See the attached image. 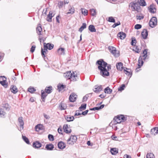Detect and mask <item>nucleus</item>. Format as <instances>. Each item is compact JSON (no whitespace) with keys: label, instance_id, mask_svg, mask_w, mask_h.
<instances>
[{"label":"nucleus","instance_id":"nucleus-1","mask_svg":"<svg viewBox=\"0 0 158 158\" xmlns=\"http://www.w3.org/2000/svg\"><path fill=\"white\" fill-rule=\"evenodd\" d=\"M64 76L70 79L71 81H75L76 80V77H77V75L75 74L73 71H68L64 74Z\"/></svg>","mask_w":158,"mask_h":158},{"label":"nucleus","instance_id":"nucleus-2","mask_svg":"<svg viewBox=\"0 0 158 158\" xmlns=\"http://www.w3.org/2000/svg\"><path fill=\"white\" fill-rule=\"evenodd\" d=\"M143 55L142 56H140L139 57L138 60V65L139 66V68H140L141 66H142L143 63V60H145L147 56L148 55L147 50L145 49L143 52Z\"/></svg>","mask_w":158,"mask_h":158},{"label":"nucleus","instance_id":"nucleus-3","mask_svg":"<svg viewBox=\"0 0 158 158\" xmlns=\"http://www.w3.org/2000/svg\"><path fill=\"white\" fill-rule=\"evenodd\" d=\"M127 119V117L123 115H118L114 118V124L119 123L121 122H124Z\"/></svg>","mask_w":158,"mask_h":158},{"label":"nucleus","instance_id":"nucleus-4","mask_svg":"<svg viewBox=\"0 0 158 158\" xmlns=\"http://www.w3.org/2000/svg\"><path fill=\"white\" fill-rule=\"evenodd\" d=\"M96 64L98 65V69H106V67L107 65V63L103 59H101L98 60Z\"/></svg>","mask_w":158,"mask_h":158},{"label":"nucleus","instance_id":"nucleus-5","mask_svg":"<svg viewBox=\"0 0 158 158\" xmlns=\"http://www.w3.org/2000/svg\"><path fill=\"white\" fill-rule=\"evenodd\" d=\"M77 138L76 136L72 135L67 140L68 143L71 145L73 144L76 142Z\"/></svg>","mask_w":158,"mask_h":158},{"label":"nucleus","instance_id":"nucleus-6","mask_svg":"<svg viewBox=\"0 0 158 158\" xmlns=\"http://www.w3.org/2000/svg\"><path fill=\"white\" fill-rule=\"evenodd\" d=\"M157 19L155 17H153L150 20L149 22V25L152 27H153L157 24Z\"/></svg>","mask_w":158,"mask_h":158},{"label":"nucleus","instance_id":"nucleus-7","mask_svg":"<svg viewBox=\"0 0 158 158\" xmlns=\"http://www.w3.org/2000/svg\"><path fill=\"white\" fill-rule=\"evenodd\" d=\"M109 49L111 53L115 56L117 57L119 56V54L116 53L117 51L115 48L113 47H109Z\"/></svg>","mask_w":158,"mask_h":158},{"label":"nucleus","instance_id":"nucleus-8","mask_svg":"<svg viewBox=\"0 0 158 158\" xmlns=\"http://www.w3.org/2000/svg\"><path fill=\"white\" fill-rule=\"evenodd\" d=\"M129 6H131L133 11L137 10L138 4L137 2H131L130 3Z\"/></svg>","mask_w":158,"mask_h":158},{"label":"nucleus","instance_id":"nucleus-9","mask_svg":"<svg viewBox=\"0 0 158 158\" xmlns=\"http://www.w3.org/2000/svg\"><path fill=\"white\" fill-rule=\"evenodd\" d=\"M67 124H64L63 126V129L64 131L66 133H70L71 132V130Z\"/></svg>","mask_w":158,"mask_h":158},{"label":"nucleus","instance_id":"nucleus-10","mask_svg":"<svg viewBox=\"0 0 158 158\" xmlns=\"http://www.w3.org/2000/svg\"><path fill=\"white\" fill-rule=\"evenodd\" d=\"M100 74L104 77L106 76H108L109 75V70H100Z\"/></svg>","mask_w":158,"mask_h":158},{"label":"nucleus","instance_id":"nucleus-11","mask_svg":"<svg viewBox=\"0 0 158 158\" xmlns=\"http://www.w3.org/2000/svg\"><path fill=\"white\" fill-rule=\"evenodd\" d=\"M77 95L74 93H72L69 97V100L71 102H73L75 101Z\"/></svg>","mask_w":158,"mask_h":158},{"label":"nucleus","instance_id":"nucleus-12","mask_svg":"<svg viewBox=\"0 0 158 158\" xmlns=\"http://www.w3.org/2000/svg\"><path fill=\"white\" fill-rule=\"evenodd\" d=\"M116 66L117 69H128L127 68L123 67V63L120 62L117 63Z\"/></svg>","mask_w":158,"mask_h":158},{"label":"nucleus","instance_id":"nucleus-13","mask_svg":"<svg viewBox=\"0 0 158 158\" xmlns=\"http://www.w3.org/2000/svg\"><path fill=\"white\" fill-rule=\"evenodd\" d=\"M22 118V117H20L18 119V121L20 124V131L23 130V128L24 122Z\"/></svg>","mask_w":158,"mask_h":158},{"label":"nucleus","instance_id":"nucleus-14","mask_svg":"<svg viewBox=\"0 0 158 158\" xmlns=\"http://www.w3.org/2000/svg\"><path fill=\"white\" fill-rule=\"evenodd\" d=\"M44 48H46V49H48L49 50H51L54 47V45L53 44L45 43H44Z\"/></svg>","mask_w":158,"mask_h":158},{"label":"nucleus","instance_id":"nucleus-15","mask_svg":"<svg viewBox=\"0 0 158 158\" xmlns=\"http://www.w3.org/2000/svg\"><path fill=\"white\" fill-rule=\"evenodd\" d=\"M141 35L143 39H146L148 35V32L147 30L143 29L141 32Z\"/></svg>","mask_w":158,"mask_h":158},{"label":"nucleus","instance_id":"nucleus-16","mask_svg":"<svg viewBox=\"0 0 158 158\" xmlns=\"http://www.w3.org/2000/svg\"><path fill=\"white\" fill-rule=\"evenodd\" d=\"M10 89L11 92L13 94H16L18 91V89L15 85H11Z\"/></svg>","mask_w":158,"mask_h":158},{"label":"nucleus","instance_id":"nucleus-17","mask_svg":"<svg viewBox=\"0 0 158 158\" xmlns=\"http://www.w3.org/2000/svg\"><path fill=\"white\" fill-rule=\"evenodd\" d=\"M126 36V34L123 32H119L117 34V36L119 37L121 40L124 39L125 38Z\"/></svg>","mask_w":158,"mask_h":158},{"label":"nucleus","instance_id":"nucleus-18","mask_svg":"<svg viewBox=\"0 0 158 158\" xmlns=\"http://www.w3.org/2000/svg\"><path fill=\"white\" fill-rule=\"evenodd\" d=\"M58 147L59 148L62 149L65 147V144L63 142L61 141L58 144Z\"/></svg>","mask_w":158,"mask_h":158},{"label":"nucleus","instance_id":"nucleus-19","mask_svg":"<svg viewBox=\"0 0 158 158\" xmlns=\"http://www.w3.org/2000/svg\"><path fill=\"white\" fill-rule=\"evenodd\" d=\"M33 147L35 148H39L41 147V143L38 141H36L33 143Z\"/></svg>","mask_w":158,"mask_h":158},{"label":"nucleus","instance_id":"nucleus-20","mask_svg":"<svg viewBox=\"0 0 158 158\" xmlns=\"http://www.w3.org/2000/svg\"><path fill=\"white\" fill-rule=\"evenodd\" d=\"M151 134L152 135H156L158 134V129L157 127H155L152 129L151 131Z\"/></svg>","mask_w":158,"mask_h":158},{"label":"nucleus","instance_id":"nucleus-21","mask_svg":"<svg viewBox=\"0 0 158 158\" xmlns=\"http://www.w3.org/2000/svg\"><path fill=\"white\" fill-rule=\"evenodd\" d=\"M65 118L67 122L72 121L74 119V116L70 115L66 116L65 117Z\"/></svg>","mask_w":158,"mask_h":158},{"label":"nucleus","instance_id":"nucleus-22","mask_svg":"<svg viewBox=\"0 0 158 158\" xmlns=\"http://www.w3.org/2000/svg\"><path fill=\"white\" fill-rule=\"evenodd\" d=\"M41 99L42 100V101L43 102L45 101V99L47 95V94L45 92L43 91V90H42L41 91Z\"/></svg>","mask_w":158,"mask_h":158},{"label":"nucleus","instance_id":"nucleus-23","mask_svg":"<svg viewBox=\"0 0 158 158\" xmlns=\"http://www.w3.org/2000/svg\"><path fill=\"white\" fill-rule=\"evenodd\" d=\"M102 90L101 86H95L94 89V91L96 93L99 92Z\"/></svg>","mask_w":158,"mask_h":158},{"label":"nucleus","instance_id":"nucleus-24","mask_svg":"<svg viewBox=\"0 0 158 158\" xmlns=\"http://www.w3.org/2000/svg\"><path fill=\"white\" fill-rule=\"evenodd\" d=\"M52 12H50L48 15L46 20L48 22H51L52 21V18L53 17L52 15Z\"/></svg>","mask_w":158,"mask_h":158},{"label":"nucleus","instance_id":"nucleus-25","mask_svg":"<svg viewBox=\"0 0 158 158\" xmlns=\"http://www.w3.org/2000/svg\"><path fill=\"white\" fill-rule=\"evenodd\" d=\"M130 71H127V70H123V72L126 74L131 77L132 75V72L131 71V70H129Z\"/></svg>","mask_w":158,"mask_h":158},{"label":"nucleus","instance_id":"nucleus-26","mask_svg":"<svg viewBox=\"0 0 158 158\" xmlns=\"http://www.w3.org/2000/svg\"><path fill=\"white\" fill-rule=\"evenodd\" d=\"M65 87V85L59 84L57 85L58 90L59 92L62 91Z\"/></svg>","mask_w":158,"mask_h":158},{"label":"nucleus","instance_id":"nucleus-27","mask_svg":"<svg viewBox=\"0 0 158 158\" xmlns=\"http://www.w3.org/2000/svg\"><path fill=\"white\" fill-rule=\"evenodd\" d=\"M54 148V145L52 144H48L45 147V148L48 150H52Z\"/></svg>","mask_w":158,"mask_h":158},{"label":"nucleus","instance_id":"nucleus-28","mask_svg":"<svg viewBox=\"0 0 158 158\" xmlns=\"http://www.w3.org/2000/svg\"><path fill=\"white\" fill-rule=\"evenodd\" d=\"M36 31L38 35H41L42 28L40 24H39L38 27L36 28Z\"/></svg>","mask_w":158,"mask_h":158},{"label":"nucleus","instance_id":"nucleus-29","mask_svg":"<svg viewBox=\"0 0 158 158\" xmlns=\"http://www.w3.org/2000/svg\"><path fill=\"white\" fill-rule=\"evenodd\" d=\"M43 126L42 125L39 124L35 127V129L36 131H39L40 130L43 129Z\"/></svg>","mask_w":158,"mask_h":158},{"label":"nucleus","instance_id":"nucleus-30","mask_svg":"<svg viewBox=\"0 0 158 158\" xmlns=\"http://www.w3.org/2000/svg\"><path fill=\"white\" fill-rule=\"evenodd\" d=\"M105 105L104 104H103L100 106H98L93 108H91L90 109V110H99L101 109H102L104 108Z\"/></svg>","mask_w":158,"mask_h":158},{"label":"nucleus","instance_id":"nucleus-31","mask_svg":"<svg viewBox=\"0 0 158 158\" xmlns=\"http://www.w3.org/2000/svg\"><path fill=\"white\" fill-rule=\"evenodd\" d=\"M110 152L113 155H115L118 153V149L115 148H112L110 149Z\"/></svg>","mask_w":158,"mask_h":158},{"label":"nucleus","instance_id":"nucleus-32","mask_svg":"<svg viewBox=\"0 0 158 158\" xmlns=\"http://www.w3.org/2000/svg\"><path fill=\"white\" fill-rule=\"evenodd\" d=\"M57 52L60 55H64V48H59L57 50Z\"/></svg>","mask_w":158,"mask_h":158},{"label":"nucleus","instance_id":"nucleus-33","mask_svg":"<svg viewBox=\"0 0 158 158\" xmlns=\"http://www.w3.org/2000/svg\"><path fill=\"white\" fill-rule=\"evenodd\" d=\"M52 87L51 86L46 87L45 89V92L47 94H49L51 93L52 90Z\"/></svg>","mask_w":158,"mask_h":158},{"label":"nucleus","instance_id":"nucleus-34","mask_svg":"<svg viewBox=\"0 0 158 158\" xmlns=\"http://www.w3.org/2000/svg\"><path fill=\"white\" fill-rule=\"evenodd\" d=\"M88 28L90 31L91 32H95L96 31V30L93 25H90L89 27Z\"/></svg>","mask_w":158,"mask_h":158},{"label":"nucleus","instance_id":"nucleus-35","mask_svg":"<svg viewBox=\"0 0 158 158\" xmlns=\"http://www.w3.org/2000/svg\"><path fill=\"white\" fill-rule=\"evenodd\" d=\"M104 92L106 94H110L112 92V90L110 89L109 87H107L105 89Z\"/></svg>","mask_w":158,"mask_h":158},{"label":"nucleus","instance_id":"nucleus-36","mask_svg":"<svg viewBox=\"0 0 158 158\" xmlns=\"http://www.w3.org/2000/svg\"><path fill=\"white\" fill-rule=\"evenodd\" d=\"M0 77L3 78H4L5 79L4 80V79L3 78V81H0V83L3 86H5V85H6V79L5 77H2L1 76Z\"/></svg>","mask_w":158,"mask_h":158},{"label":"nucleus","instance_id":"nucleus-37","mask_svg":"<svg viewBox=\"0 0 158 158\" xmlns=\"http://www.w3.org/2000/svg\"><path fill=\"white\" fill-rule=\"evenodd\" d=\"M86 24L85 23H83L82 26L79 29V31L80 32H81L82 31L84 30V29L86 28Z\"/></svg>","mask_w":158,"mask_h":158},{"label":"nucleus","instance_id":"nucleus-38","mask_svg":"<svg viewBox=\"0 0 158 158\" xmlns=\"http://www.w3.org/2000/svg\"><path fill=\"white\" fill-rule=\"evenodd\" d=\"M138 2L139 4L142 6H145L146 5V2L144 0H138Z\"/></svg>","mask_w":158,"mask_h":158},{"label":"nucleus","instance_id":"nucleus-39","mask_svg":"<svg viewBox=\"0 0 158 158\" xmlns=\"http://www.w3.org/2000/svg\"><path fill=\"white\" fill-rule=\"evenodd\" d=\"M81 12L82 14L84 15H87L88 14V10L86 9H83L82 8H81Z\"/></svg>","mask_w":158,"mask_h":158},{"label":"nucleus","instance_id":"nucleus-40","mask_svg":"<svg viewBox=\"0 0 158 158\" xmlns=\"http://www.w3.org/2000/svg\"><path fill=\"white\" fill-rule=\"evenodd\" d=\"M146 158H155V156L153 153H150L147 154Z\"/></svg>","mask_w":158,"mask_h":158},{"label":"nucleus","instance_id":"nucleus-41","mask_svg":"<svg viewBox=\"0 0 158 158\" xmlns=\"http://www.w3.org/2000/svg\"><path fill=\"white\" fill-rule=\"evenodd\" d=\"M6 114V113L3 110L2 108L0 109V116L1 117H3Z\"/></svg>","mask_w":158,"mask_h":158},{"label":"nucleus","instance_id":"nucleus-42","mask_svg":"<svg viewBox=\"0 0 158 158\" xmlns=\"http://www.w3.org/2000/svg\"><path fill=\"white\" fill-rule=\"evenodd\" d=\"M47 49H46V48H44V50L43 49L41 48V54L43 56H44V57L45 56L44 53H46V52H47V51H48Z\"/></svg>","mask_w":158,"mask_h":158},{"label":"nucleus","instance_id":"nucleus-43","mask_svg":"<svg viewBox=\"0 0 158 158\" xmlns=\"http://www.w3.org/2000/svg\"><path fill=\"white\" fill-rule=\"evenodd\" d=\"M133 50L136 53H139L140 52V49L138 48L137 46H134V47Z\"/></svg>","mask_w":158,"mask_h":158},{"label":"nucleus","instance_id":"nucleus-44","mask_svg":"<svg viewBox=\"0 0 158 158\" xmlns=\"http://www.w3.org/2000/svg\"><path fill=\"white\" fill-rule=\"evenodd\" d=\"M75 12V10L73 7L71 8L69 10V11L67 12V14H73Z\"/></svg>","mask_w":158,"mask_h":158},{"label":"nucleus","instance_id":"nucleus-45","mask_svg":"<svg viewBox=\"0 0 158 158\" xmlns=\"http://www.w3.org/2000/svg\"><path fill=\"white\" fill-rule=\"evenodd\" d=\"M91 15L93 16H95L96 15V11L95 9H92L90 10Z\"/></svg>","mask_w":158,"mask_h":158},{"label":"nucleus","instance_id":"nucleus-46","mask_svg":"<svg viewBox=\"0 0 158 158\" xmlns=\"http://www.w3.org/2000/svg\"><path fill=\"white\" fill-rule=\"evenodd\" d=\"M67 106L65 105L62 102L61 103L60 109L61 110H65Z\"/></svg>","mask_w":158,"mask_h":158},{"label":"nucleus","instance_id":"nucleus-47","mask_svg":"<svg viewBox=\"0 0 158 158\" xmlns=\"http://www.w3.org/2000/svg\"><path fill=\"white\" fill-rule=\"evenodd\" d=\"M22 137L23 140L27 143L28 144H29V140L27 138L24 136H23Z\"/></svg>","mask_w":158,"mask_h":158},{"label":"nucleus","instance_id":"nucleus-48","mask_svg":"<svg viewBox=\"0 0 158 158\" xmlns=\"http://www.w3.org/2000/svg\"><path fill=\"white\" fill-rule=\"evenodd\" d=\"M28 91L31 93H33L36 90L33 87H30L29 88Z\"/></svg>","mask_w":158,"mask_h":158},{"label":"nucleus","instance_id":"nucleus-49","mask_svg":"<svg viewBox=\"0 0 158 158\" xmlns=\"http://www.w3.org/2000/svg\"><path fill=\"white\" fill-rule=\"evenodd\" d=\"M136 40L135 38H132L131 44L133 46H135L136 44Z\"/></svg>","mask_w":158,"mask_h":158},{"label":"nucleus","instance_id":"nucleus-50","mask_svg":"<svg viewBox=\"0 0 158 158\" xmlns=\"http://www.w3.org/2000/svg\"><path fill=\"white\" fill-rule=\"evenodd\" d=\"M108 21L110 22H112V23H115V20L114 19V18L113 17H109L108 18Z\"/></svg>","mask_w":158,"mask_h":158},{"label":"nucleus","instance_id":"nucleus-51","mask_svg":"<svg viewBox=\"0 0 158 158\" xmlns=\"http://www.w3.org/2000/svg\"><path fill=\"white\" fill-rule=\"evenodd\" d=\"M48 138L49 140L50 141H53L54 140L53 136L51 134H49L48 135Z\"/></svg>","mask_w":158,"mask_h":158},{"label":"nucleus","instance_id":"nucleus-52","mask_svg":"<svg viewBox=\"0 0 158 158\" xmlns=\"http://www.w3.org/2000/svg\"><path fill=\"white\" fill-rule=\"evenodd\" d=\"M86 104H82L81 106L79 108V109L80 110L82 109L84 110L86 109Z\"/></svg>","mask_w":158,"mask_h":158},{"label":"nucleus","instance_id":"nucleus-53","mask_svg":"<svg viewBox=\"0 0 158 158\" xmlns=\"http://www.w3.org/2000/svg\"><path fill=\"white\" fill-rule=\"evenodd\" d=\"M142 27L141 25L139 24H136L135 26V28L136 29H139L141 28Z\"/></svg>","mask_w":158,"mask_h":158},{"label":"nucleus","instance_id":"nucleus-54","mask_svg":"<svg viewBox=\"0 0 158 158\" xmlns=\"http://www.w3.org/2000/svg\"><path fill=\"white\" fill-rule=\"evenodd\" d=\"M125 85L124 84H123L121 86H120L118 89V90L121 91L124 89V88L125 87Z\"/></svg>","mask_w":158,"mask_h":158},{"label":"nucleus","instance_id":"nucleus-55","mask_svg":"<svg viewBox=\"0 0 158 158\" xmlns=\"http://www.w3.org/2000/svg\"><path fill=\"white\" fill-rule=\"evenodd\" d=\"M89 95L88 94H86L85 96L83 98V102H84L86 101Z\"/></svg>","mask_w":158,"mask_h":158},{"label":"nucleus","instance_id":"nucleus-56","mask_svg":"<svg viewBox=\"0 0 158 158\" xmlns=\"http://www.w3.org/2000/svg\"><path fill=\"white\" fill-rule=\"evenodd\" d=\"M136 19H137L141 20L144 18V16L143 15H137L136 16Z\"/></svg>","mask_w":158,"mask_h":158},{"label":"nucleus","instance_id":"nucleus-57","mask_svg":"<svg viewBox=\"0 0 158 158\" xmlns=\"http://www.w3.org/2000/svg\"><path fill=\"white\" fill-rule=\"evenodd\" d=\"M120 24V22L118 21L117 23H114L112 25V27L113 28H115L116 26H118Z\"/></svg>","mask_w":158,"mask_h":158},{"label":"nucleus","instance_id":"nucleus-58","mask_svg":"<svg viewBox=\"0 0 158 158\" xmlns=\"http://www.w3.org/2000/svg\"><path fill=\"white\" fill-rule=\"evenodd\" d=\"M35 45H33L32 46L31 48L30 51L31 52H33L35 51Z\"/></svg>","mask_w":158,"mask_h":158},{"label":"nucleus","instance_id":"nucleus-59","mask_svg":"<svg viewBox=\"0 0 158 158\" xmlns=\"http://www.w3.org/2000/svg\"><path fill=\"white\" fill-rule=\"evenodd\" d=\"M44 117L46 119H48L50 118V117L49 115L45 114H44Z\"/></svg>","mask_w":158,"mask_h":158},{"label":"nucleus","instance_id":"nucleus-60","mask_svg":"<svg viewBox=\"0 0 158 158\" xmlns=\"http://www.w3.org/2000/svg\"><path fill=\"white\" fill-rule=\"evenodd\" d=\"M88 111H89V110H87L83 112L81 114H82V115H85L87 114Z\"/></svg>","mask_w":158,"mask_h":158},{"label":"nucleus","instance_id":"nucleus-61","mask_svg":"<svg viewBox=\"0 0 158 158\" xmlns=\"http://www.w3.org/2000/svg\"><path fill=\"white\" fill-rule=\"evenodd\" d=\"M58 131L59 134H62V130L61 128H59L58 129Z\"/></svg>","mask_w":158,"mask_h":158},{"label":"nucleus","instance_id":"nucleus-62","mask_svg":"<svg viewBox=\"0 0 158 158\" xmlns=\"http://www.w3.org/2000/svg\"><path fill=\"white\" fill-rule=\"evenodd\" d=\"M124 158H131V157L129 155L125 154L124 156Z\"/></svg>","mask_w":158,"mask_h":158},{"label":"nucleus","instance_id":"nucleus-63","mask_svg":"<svg viewBox=\"0 0 158 158\" xmlns=\"http://www.w3.org/2000/svg\"><path fill=\"white\" fill-rule=\"evenodd\" d=\"M106 95H104L103 94H101L99 95V96L101 98H104L105 97Z\"/></svg>","mask_w":158,"mask_h":158},{"label":"nucleus","instance_id":"nucleus-64","mask_svg":"<svg viewBox=\"0 0 158 158\" xmlns=\"http://www.w3.org/2000/svg\"><path fill=\"white\" fill-rule=\"evenodd\" d=\"M63 2L61 1L59 2L58 3V5H59V7L60 8L61 6L62 5Z\"/></svg>","mask_w":158,"mask_h":158}]
</instances>
